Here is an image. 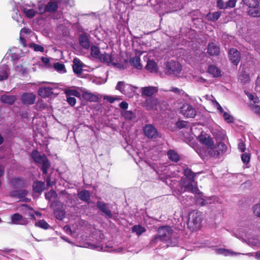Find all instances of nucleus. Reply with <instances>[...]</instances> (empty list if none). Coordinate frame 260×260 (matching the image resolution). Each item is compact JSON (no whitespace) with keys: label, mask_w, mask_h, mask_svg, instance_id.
I'll return each instance as SVG.
<instances>
[{"label":"nucleus","mask_w":260,"mask_h":260,"mask_svg":"<svg viewBox=\"0 0 260 260\" xmlns=\"http://www.w3.org/2000/svg\"><path fill=\"white\" fill-rule=\"evenodd\" d=\"M80 45L84 49H88L89 48L90 44L89 40L85 34L81 35L79 38Z\"/></svg>","instance_id":"26"},{"label":"nucleus","mask_w":260,"mask_h":260,"mask_svg":"<svg viewBox=\"0 0 260 260\" xmlns=\"http://www.w3.org/2000/svg\"><path fill=\"white\" fill-rule=\"evenodd\" d=\"M248 13L252 17H259L260 16V9L251 8L248 11Z\"/></svg>","instance_id":"51"},{"label":"nucleus","mask_w":260,"mask_h":260,"mask_svg":"<svg viewBox=\"0 0 260 260\" xmlns=\"http://www.w3.org/2000/svg\"><path fill=\"white\" fill-rule=\"evenodd\" d=\"M140 91L142 95L151 96L158 92V88L154 86H147L142 87Z\"/></svg>","instance_id":"19"},{"label":"nucleus","mask_w":260,"mask_h":260,"mask_svg":"<svg viewBox=\"0 0 260 260\" xmlns=\"http://www.w3.org/2000/svg\"><path fill=\"white\" fill-rule=\"evenodd\" d=\"M130 64L135 68L141 70L142 68V65L140 62V58L139 57L135 56L131 57L129 59Z\"/></svg>","instance_id":"33"},{"label":"nucleus","mask_w":260,"mask_h":260,"mask_svg":"<svg viewBox=\"0 0 260 260\" xmlns=\"http://www.w3.org/2000/svg\"><path fill=\"white\" fill-rule=\"evenodd\" d=\"M168 158L172 161L178 162L180 160V156L178 153L173 150H170L167 152Z\"/></svg>","instance_id":"37"},{"label":"nucleus","mask_w":260,"mask_h":260,"mask_svg":"<svg viewBox=\"0 0 260 260\" xmlns=\"http://www.w3.org/2000/svg\"><path fill=\"white\" fill-rule=\"evenodd\" d=\"M12 222L16 224H25L27 223L26 218H23V216L19 213L14 214L11 218Z\"/></svg>","instance_id":"22"},{"label":"nucleus","mask_w":260,"mask_h":260,"mask_svg":"<svg viewBox=\"0 0 260 260\" xmlns=\"http://www.w3.org/2000/svg\"><path fill=\"white\" fill-rule=\"evenodd\" d=\"M121 115L127 120H135L137 118L136 114L131 110H124L121 112Z\"/></svg>","instance_id":"27"},{"label":"nucleus","mask_w":260,"mask_h":260,"mask_svg":"<svg viewBox=\"0 0 260 260\" xmlns=\"http://www.w3.org/2000/svg\"><path fill=\"white\" fill-rule=\"evenodd\" d=\"M10 182L15 188H24L27 187L25 180L21 177L11 178L10 180Z\"/></svg>","instance_id":"11"},{"label":"nucleus","mask_w":260,"mask_h":260,"mask_svg":"<svg viewBox=\"0 0 260 260\" xmlns=\"http://www.w3.org/2000/svg\"><path fill=\"white\" fill-rule=\"evenodd\" d=\"M229 59L235 65H237L241 59L240 52L235 48H232L229 52Z\"/></svg>","instance_id":"14"},{"label":"nucleus","mask_w":260,"mask_h":260,"mask_svg":"<svg viewBox=\"0 0 260 260\" xmlns=\"http://www.w3.org/2000/svg\"><path fill=\"white\" fill-rule=\"evenodd\" d=\"M81 98L85 101L89 102H97L99 101V97L97 94L93 93L90 91L83 88Z\"/></svg>","instance_id":"10"},{"label":"nucleus","mask_w":260,"mask_h":260,"mask_svg":"<svg viewBox=\"0 0 260 260\" xmlns=\"http://www.w3.org/2000/svg\"><path fill=\"white\" fill-rule=\"evenodd\" d=\"M176 126L179 129L186 128L190 129V125L187 121L184 120H178L176 123Z\"/></svg>","instance_id":"44"},{"label":"nucleus","mask_w":260,"mask_h":260,"mask_svg":"<svg viewBox=\"0 0 260 260\" xmlns=\"http://www.w3.org/2000/svg\"><path fill=\"white\" fill-rule=\"evenodd\" d=\"M90 54L93 57L99 59L101 54L99 48L96 46L92 45L90 47Z\"/></svg>","instance_id":"41"},{"label":"nucleus","mask_w":260,"mask_h":260,"mask_svg":"<svg viewBox=\"0 0 260 260\" xmlns=\"http://www.w3.org/2000/svg\"><path fill=\"white\" fill-rule=\"evenodd\" d=\"M31 157L34 161L38 164H41L42 160L44 159V154L41 155L38 150H34L31 153Z\"/></svg>","instance_id":"30"},{"label":"nucleus","mask_w":260,"mask_h":260,"mask_svg":"<svg viewBox=\"0 0 260 260\" xmlns=\"http://www.w3.org/2000/svg\"><path fill=\"white\" fill-rule=\"evenodd\" d=\"M217 7L220 9H226V3H224L223 0H217Z\"/></svg>","instance_id":"64"},{"label":"nucleus","mask_w":260,"mask_h":260,"mask_svg":"<svg viewBox=\"0 0 260 260\" xmlns=\"http://www.w3.org/2000/svg\"><path fill=\"white\" fill-rule=\"evenodd\" d=\"M199 141L203 144L206 145L208 148H212L213 146V142L212 140L208 137L204 135H200L198 137Z\"/></svg>","instance_id":"23"},{"label":"nucleus","mask_w":260,"mask_h":260,"mask_svg":"<svg viewBox=\"0 0 260 260\" xmlns=\"http://www.w3.org/2000/svg\"><path fill=\"white\" fill-rule=\"evenodd\" d=\"M29 47L33 48L35 51H40L41 52H43L44 51V48L43 46L34 43L29 44Z\"/></svg>","instance_id":"49"},{"label":"nucleus","mask_w":260,"mask_h":260,"mask_svg":"<svg viewBox=\"0 0 260 260\" xmlns=\"http://www.w3.org/2000/svg\"><path fill=\"white\" fill-rule=\"evenodd\" d=\"M28 193V191L25 189H16L11 191L9 196L12 198L19 199L20 201L27 202L28 199L25 197Z\"/></svg>","instance_id":"9"},{"label":"nucleus","mask_w":260,"mask_h":260,"mask_svg":"<svg viewBox=\"0 0 260 260\" xmlns=\"http://www.w3.org/2000/svg\"><path fill=\"white\" fill-rule=\"evenodd\" d=\"M247 95L249 99L253 102V103H250V104H255L259 102L258 98L255 93L247 94Z\"/></svg>","instance_id":"54"},{"label":"nucleus","mask_w":260,"mask_h":260,"mask_svg":"<svg viewBox=\"0 0 260 260\" xmlns=\"http://www.w3.org/2000/svg\"><path fill=\"white\" fill-rule=\"evenodd\" d=\"M216 252L218 254H223L225 256H234L240 254L241 253L235 252L230 250L226 249L224 248H219L216 250Z\"/></svg>","instance_id":"34"},{"label":"nucleus","mask_w":260,"mask_h":260,"mask_svg":"<svg viewBox=\"0 0 260 260\" xmlns=\"http://www.w3.org/2000/svg\"><path fill=\"white\" fill-rule=\"evenodd\" d=\"M78 197L81 200L87 202L90 199V192L87 190H82L79 193Z\"/></svg>","instance_id":"39"},{"label":"nucleus","mask_w":260,"mask_h":260,"mask_svg":"<svg viewBox=\"0 0 260 260\" xmlns=\"http://www.w3.org/2000/svg\"><path fill=\"white\" fill-rule=\"evenodd\" d=\"M221 15V12H215L213 13H208L207 15V18L208 20L216 21L218 19Z\"/></svg>","instance_id":"43"},{"label":"nucleus","mask_w":260,"mask_h":260,"mask_svg":"<svg viewBox=\"0 0 260 260\" xmlns=\"http://www.w3.org/2000/svg\"><path fill=\"white\" fill-rule=\"evenodd\" d=\"M237 0H229L226 3V9L228 8H234L236 6Z\"/></svg>","instance_id":"61"},{"label":"nucleus","mask_w":260,"mask_h":260,"mask_svg":"<svg viewBox=\"0 0 260 260\" xmlns=\"http://www.w3.org/2000/svg\"><path fill=\"white\" fill-rule=\"evenodd\" d=\"M99 59L101 61L107 63L108 66L116 67L117 63L114 62V58L111 54L104 53L101 54Z\"/></svg>","instance_id":"15"},{"label":"nucleus","mask_w":260,"mask_h":260,"mask_svg":"<svg viewBox=\"0 0 260 260\" xmlns=\"http://www.w3.org/2000/svg\"><path fill=\"white\" fill-rule=\"evenodd\" d=\"M35 225L44 230H48L51 228V226L43 219L36 222Z\"/></svg>","instance_id":"46"},{"label":"nucleus","mask_w":260,"mask_h":260,"mask_svg":"<svg viewBox=\"0 0 260 260\" xmlns=\"http://www.w3.org/2000/svg\"><path fill=\"white\" fill-rule=\"evenodd\" d=\"M41 60L45 64V66L47 68H52V64L53 63L50 62V59L49 58L42 56L41 57Z\"/></svg>","instance_id":"52"},{"label":"nucleus","mask_w":260,"mask_h":260,"mask_svg":"<svg viewBox=\"0 0 260 260\" xmlns=\"http://www.w3.org/2000/svg\"><path fill=\"white\" fill-rule=\"evenodd\" d=\"M144 135L149 139H156L160 137L157 129L152 124H146L143 127Z\"/></svg>","instance_id":"7"},{"label":"nucleus","mask_w":260,"mask_h":260,"mask_svg":"<svg viewBox=\"0 0 260 260\" xmlns=\"http://www.w3.org/2000/svg\"><path fill=\"white\" fill-rule=\"evenodd\" d=\"M183 174L188 180L183 184L184 190L194 193H202L197 187L196 182L194 180L196 174L188 168L184 170Z\"/></svg>","instance_id":"2"},{"label":"nucleus","mask_w":260,"mask_h":260,"mask_svg":"<svg viewBox=\"0 0 260 260\" xmlns=\"http://www.w3.org/2000/svg\"><path fill=\"white\" fill-rule=\"evenodd\" d=\"M202 220V218L201 212L198 211L193 210L188 215V225L192 228H197L200 225Z\"/></svg>","instance_id":"3"},{"label":"nucleus","mask_w":260,"mask_h":260,"mask_svg":"<svg viewBox=\"0 0 260 260\" xmlns=\"http://www.w3.org/2000/svg\"><path fill=\"white\" fill-rule=\"evenodd\" d=\"M52 67L55 71L60 72L64 70L65 66L63 64L58 62H53L52 64Z\"/></svg>","instance_id":"50"},{"label":"nucleus","mask_w":260,"mask_h":260,"mask_svg":"<svg viewBox=\"0 0 260 260\" xmlns=\"http://www.w3.org/2000/svg\"><path fill=\"white\" fill-rule=\"evenodd\" d=\"M150 244L153 247H157L160 248L167 247L166 246V241L161 238L157 235L154 236L150 242Z\"/></svg>","instance_id":"16"},{"label":"nucleus","mask_w":260,"mask_h":260,"mask_svg":"<svg viewBox=\"0 0 260 260\" xmlns=\"http://www.w3.org/2000/svg\"><path fill=\"white\" fill-rule=\"evenodd\" d=\"M38 13L39 14H43L45 13V12H47L45 5H44L43 4H40L38 5Z\"/></svg>","instance_id":"57"},{"label":"nucleus","mask_w":260,"mask_h":260,"mask_svg":"<svg viewBox=\"0 0 260 260\" xmlns=\"http://www.w3.org/2000/svg\"><path fill=\"white\" fill-rule=\"evenodd\" d=\"M146 231V229L140 224L135 225L132 227V232L136 233L138 236L141 235Z\"/></svg>","instance_id":"38"},{"label":"nucleus","mask_w":260,"mask_h":260,"mask_svg":"<svg viewBox=\"0 0 260 260\" xmlns=\"http://www.w3.org/2000/svg\"><path fill=\"white\" fill-rule=\"evenodd\" d=\"M72 68L73 71L75 74L80 75L82 72V62L78 58H74L73 60Z\"/></svg>","instance_id":"21"},{"label":"nucleus","mask_w":260,"mask_h":260,"mask_svg":"<svg viewBox=\"0 0 260 260\" xmlns=\"http://www.w3.org/2000/svg\"><path fill=\"white\" fill-rule=\"evenodd\" d=\"M22 11L25 16L29 18H32L38 13V12L32 9H29L26 8H23Z\"/></svg>","instance_id":"42"},{"label":"nucleus","mask_w":260,"mask_h":260,"mask_svg":"<svg viewBox=\"0 0 260 260\" xmlns=\"http://www.w3.org/2000/svg\"><path fill=\"white\" fill-rule=\"evenodd\" d=\"M170 90L180 95H184L185 96H187V94L182 89L177 87H172Z\"/></svg>","instance_id":"53"},{"label":"nucleus","mask_w":260,"mask_h":260,"mask_svg":"<svg viewBox=\"0 0 260 260\" xmlns=\"http://www.w3.org/2000/svg\"><path fill=\"white\" fill-rule=\"evenodd\" d=\"M224 119L228 122H233L234 121L233 118L227 112H224L223 114Z\"/></svg>","instance_id":"59"},{"label":"nucleus","mask_w":260,"mask_h":260,"mask_svg":"<svg viewBox=\"0 0 260 260\" xmlns=\"http://www.w3.org/2000/svg\"><path fill=\"white\" fill-rule=\"evenodd\" d=\"M0 100L3 103L12 105L15 102L17 98L15 95L4 94L1 96Z\"/></svg>","instance_id":"24"},{"label":"nucleus","mask_w":260,"mask_h":260,"mask_svg":"<svg viewBox=\"0 0 260 260\" xmlns=\"http://www.w3.org/2000/svg\"><path fill=\"white\" fill-rule=\"evenodd\" d=\"M52 89L51 87H41L38 90V94L43 98H47L53 94Z\"/></svg>","instance_id":"28"},{"label":"nucleus","mask_w":260,"mask_h":260,"mask_svg":"<svg viewBox=\"0 0 260 260\" xmlns=\"http://www.w3.org/2000/svg\"><path fill=\"white\" fill-rule=\"evenodd\" d=\"M41 164H42L41 170L43 172V174L46 175L48 172V170L50 166V164L47 156L45 154H44V159L41 162Z\"/></svg>","instance_id":"32"},{"label":"nucleus","mask_w":260,"mask_h":260,"mask_svg":"<svg viewBox=\"0 0 260 260\" xmlns=\"http://www.w3.org/2000/svg\"><path fill=\"white\" fill-rule=\"evenodd\" d=\"M99 238L96 240L95 244H94V249L99 250L103 249V243L105 242V236L104 234L99 232Z\"/></svg>","instance_id":"25"},{"label":"nucleus","mask_w":260,"mask_h":260,"mask_svg":"<svg viewBox=\"0 0 260 260\" xmlns=\"http://www.w3.org/2000/svg\"><path fill=\"white\" fill-rule=\"evenodd\" d=\"M238 79L241 83L245 84L250 81V77L245 71H242L239 74Z\"/></svg>","instance_id":"35"},{"label":"nucleus","mask_w":260,"mask_h":260,"mask_svg":"<svg viewBox=\"0 0 260 260\" xmlns=\"http://www.w3.org/2000/svg\"><path fill=\"white\" fill-rule=\"evenodd\" d=\"M107 206L108 204L103 201H99L96 203L97 208L104 213L108 218H112L113 217V214Z\"/></svg>","instance_id":"12"},{"label":"nucleus","mask_w":260,"mask_h":260,"mask_svg":"<svg viewBox=\"0 0 260 260\" xmlns=\"http://www.w3.org/2000/svg\"><path fill=\"white\" fill-rule=\"evenodd\" d=\"M66 101L71 106H74L76 103V99L74 97L70 95H66Z\"/></svg>","instance_id":"56"},{"label":"nucleus","mask_w":260,"mask_h":260,"mask_svg":"<svg viewBox=\"0 0 260 260\" xmlns=\"http://www.w3.org/2000/svg\"><path fill=\"white\" fill-rule=\"evenodd\" d=\"M45 199L49 201H52V200L56 199L57 197V194L54 190H50L48 192L45 194Z\"/></svg>","instance_id":"47"},{"label":"nucleus","mask_w":260,"mask_h":260,"mask_svg":"<svg viewBox=\"0 0 260 260\" xmlns=\"http://www.w3.org/2000/svg\"><path fill=\"white\" fill-rule=\"evenodd\" d=\"M8 77V74L6 70H3L0 71V81H3L7 79Z\"/></svg>","instance_id":"62"},{"label":"nucleus","mask_w":260,"mask_h":260,"mask_svg":"<svg viewBox=\"0 0 260 260\" xmlns=\"http://www.w3.org/2000/svg\"><path fill=\"white\" fill-rule=\"evenodd\" d=\"M53 209V213L59 220H62L65 218V209L63 203L59 201H54L51 205Z\"/></svg>","instance_id":"4"},{"label":"nucleus","mask_w":260,"mask_h":260,"mask_svg":"<svg viewBox=\"0 0 260 260\" xmlns=\"http://www.w3.org/2000/svg\"><path fill=\"white\" fill-rule=\"evenodd\" d=\"M241 159L243 163L247 164L250 160V155L248 153H245L241 155Z\"/></svg>","instance_id":"58"},{"label":"nucleus","mask_w":260,"mask_h":260,"mask_svg":"<svg viewBox=\"0 0 260 260\" xmlns=\"http://www.w3.org/2000/svg\"><path fill=\"white\" fill-rule=\"evenodd\" d=\"M36 95L32 93H24L21 96V101L24 105H30L34 104Z\"/></svg>","instance_id":"13"},{"label":"nucleus","mask_w":260,"mask_h":260,"mask_svg":"<svg viewBox=\"0 0 260 260\" xmlns=\"http://www.w3.org/2000/svg\"><path fill=\"white\" fill-rule=\"evenodd\" d=\"M228 149V147L223 142H219L215 149L209 151L210 155L214 157H218L222 155Z\"/></svg>","instance_id":"8"},{"label":"nucleus","mask_w":260,"mask_h":260,"mask_svg":"<svg viewBox=\"0 0 260 260\" xmlns=\"http://www.w3.org/2000/svg\"><path fill=\"white\" fill-rule=\"evenodd\" d=\"M242 1L244 4L251 8H256L259 3L258 0H242Z\"/></svg>","instance_id":"45"},{"label":"nucleus","mask_w":260,"mask_h":260,"mask_svg":"<svg viewBox=\"0 0 260 260\" xmlns=\"http://www.w3.org/2000/svg\"><path fill=\"white\" fill-rule=\"evenodd\" d=\"M253 210L255 215L260 217V204L254 205L253 207Z\"/></svg>","instance_id":"60"},{"label":"nucleus","mask_w":260,"mask_h":260,"mask_svg":"<svg viewBox=\"0 0 260 260\" xmlns=\"http://www.w3.org/2000/svg\"><path fill=\"white\" fill-rule=\"evenodd\" d=\"M46 182L48 187H52L55 183L54 181L51 180L50 176L47 177Z\"/></svg>","instance_id":"63"},{"label":"nucleus","mask_w":260,"mask_h":260,"mask_svg":"<svg viewBox=\"0 0 260 260\" xmlns=\"http://www.w3.org/2000/svg\"><path fill=\"white\" fill-rule=\"evenodd\" d=\"M208 53L211 56H217L219 54L220 48L214 43H210L208 46Z\"/></svg>","instance_id":"20"},{"label":"nucleus","mask_w":260,"mask_h":260,"mask_svg":"<svg viewBox=\"0 0 260 260\" xmlns=\"http://www.w3.org/2000/svg\"><path fill=\"white\" fill-rule=\"evenodd\" d=\"M251 109L256 114L260 116V106L256 104H249Z\"/></svg>","instance_id":"55"},{"label":"nucleus","mask_w":260,"mask_h":260,"mask_svg":"<svg viewBox=\"0 0 260 260\" xmlns=\"http://www.w3.org/2000/svg\"><path fill=\"white\" fill-rule=\"evenodd\" d=\"M180 113L187 118H194L197 114L195 109L187 103H184L181 106Z\"/></svg>","instance_id":"6"},{"label":"nucleus","mask_w":260,"mask_h":260,"mask_svg":"<svg viewBox=\"0 0 260 260\" xmlns=\"http://www.w3.org/2000/svg\"><path fill=\"white\" fill-rule=\"evenodd\" d=\"M32 191L38 194H41L42 192L45 190V184L44 182L42 181H34L32 185Z\"/></svg>","instance_id":"18"},{"label":"nucleus","mask_w":260,"mask_h":260,"mask_svg":"<svg viewBox=\"0 0 260 260\" xmlns=\"http://www.w3.org/2000/svg\"><path fill=\"white\" fill-rule=\"evenodd\" d=\"M208 73L211 74L214 77L221 76V71L214 65H210L208 68Z\"/></svg>","instance_id":"36"},{"label":"nucleus","mask_w":260,"mask_h":260,"mask_svg":"<svg viewBox=\"0 0 260 260\" xmlns=\"http://www.w3.org/2000/svg\"><path fill=\"white\" fill-rule=\"evenodd\" d=\"M166 241L167 246H174L178 242V238L175 235L172 229L169 226H163L158 229L157 234Z\"/></svg>","instance_id":"1"},{"label":"nucleus","mask_w":260,"mask_h":260,"mask_svg":"<svg viewBox=\"0 0 260 260\" xmlns=\"http://www.w3.org/2000/svg\"><path fill=\"white\" fill-rule=\"evenodd\" d=\"M47 12L54 13L58 9V6L57 3L55 1H50L46 5H45Z\"/></svg>","instance_id":"29"},{"label":"nucleus","mask_w":260,"mask_h":260,"mask_svg":"<svg viewBox=\"0 0 260 260\" xmlns=\"http://www.w3.org/2000/svg\"><path fill=\"white\" fill-rule=\"evenodd\" d=\"M82 89V87H73L69 88H66V95L74 96L81 99Z\"/></svg>","instance_id":"17"},{"label":"nucleus","mask_w":260,"mask_h":260,"mask_svg":"<svg viewBox=\"0 0 260 260\" xmlns=\"http://www.w3.org/2000/svg\"><path fill=\"white\" fill-rule=\"evenodd\" d=\"M146 69L150 72H155L157 71V64L152 60H149L146 66Z\"/></svg>","instance_id":"40"},{"label":"nucleus","mask_w":260,"mask_h":260,"mask_svg":"<svg viewBox=\"0 0 260 260\" xmlns=\"http://www.w3.org/2000/svg\"><path fill=\"white\" fill-rule=\"evenodd\" d=\"M35 106L37 110L42 111L47 107V105L41 100L37 101Z\"/></svg>","instance_id":"48"},{"label":"nucleus","mask_w":260,"mask_h":260,"mask_svg":"<svg viewBox=\"0 0 260 260\" xmlns=\"http://www.w3.org/2000/svg\"><path fill=\"white\" fill-rule=\"evenodd\" d=\"M132 87L127 84H125L123 81H119L117 83V84L116 87V89L117 90H119L121 93L123 94H126L125 90L126 89H132Z\"/></svg>","instance_id":"31"},{"label":"nucleus","mask_w":260,"mask_h":260,"mask_svg":"<svg viewBox=\"0 0 260 260\" xmlns=\"http://www.w3.org/2000/svg\"><path fill=\"white\" fill-rule=\"evenodd\" d=\"M182 70L181 64L176 61H171L167 64L166 71L169 75L177 76Z\"/></svg>","instance_id":"5"}]
</instances>
